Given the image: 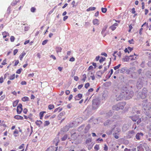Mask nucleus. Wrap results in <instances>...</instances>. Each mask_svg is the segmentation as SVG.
I'll list each match as a JSON object with an SVG mask.
<instances>
[{
	"label": "nucleus",
	"mask_w": 151,
	"mask_h": 151,
	"mask_svg": "<svg viewBox=\"0 0 151 151\" xmlns=\"http://www.w3.org/2000/svg\"><path fill=\"white\" fill-rule=\"evenodd\" d=\"M122 93H124V98L126 99L131 98L134 95L133 91L128 90L126 87L123 86L122 88Z\"/></svg>",
	"instance_id": "1"
},
{
	"label": "nucleus",
	"mask_w": 151,
	"mask_h": 151,
	"mask_svg": "<svg viewBox=\"0 0 151 151\" xmlns=\"http://www.w3.org/2000/svg\"><path fill=\"white\" fill-rule=\"evenodd\" d=\"M115 90L118 93H116V99L117 101L121 100L123 98H124V93H122V88H118Z\"/></svg>",
	"instance_id": "2"
},
{
	"label": "nucleus",
	"mask_w": 151,
	"mask_h": 151,
	"mask_svg": "<svg viewBox=\"0 0 151 151\" xmlns=\"http://www.w3.org/2000/svg\"><path fill=\"white\" fill-rule=\"evenodd\" d=\"M100 101L98 99H94L93 101L92 106L93 109L98 108L100 105Z\"/></svg>",
	"instance_id": "3"
},
{
	"label": "nucleus",
	"mask_w": 151,
	"mask_h": 151,
	"mask_svg": "<svg viewBox=\"0 0 151 151\" xmlns=\"http://www.w3.org/2000/svg\"><path fill=\"white\" fill-rule=\"evenodd\" d=\"M118 118L116 116H114L111 120H108L104 123L105 126L109 125L112 124L114 122H115L116 118Z\"/></svg>",
	"instance_id": "4"
},
{
	"label": "nucleus",
	"mask_w": 151,
	"mask_h": 151,
	"mask_svg": "<svg viewBox=\"0 0 151 151\" xmlns=\"http://www.w3.org/2000/svg\"><path fill=\"white\" fill-rule=\"evenodd\" d=\"M135 132L134 130H130L128 131L126 134V138L130 139L133 137L135 134Z\"/></svg>",
	"instance_id": "5"
},
{
	"label": "nucleus",
	"mask_w": 151,
	"mask_h": 151,
	"mask_svg": "<svg viewBox=\"0 0 151 151\" xmlns=\"http://www.w3.org/2000/svg\"><path fill=\"white\" fill-rule=\"evenodd\" d=\"M22 105L21 104H19L17 106V113L18 114H20L22 111Z\"/></svg>",
	"instance_id": "6"
},
{
	"label": "nucleus",
	"mask_w": 151,
	"mask_h": 151,
	"mask_svg": "<svg viewBox=\"0 0 151 151\" xmlns=\"http://www.w3.org/2000/svg\"><path fill=\"white\" fill-rule=\"evenodd\" d=\"M126 104V103L125 102H121L117 104H119V105H118V107L119 108V110L123 109Z\"/></svg>",
	"instance_id": "7"
},
{
	"label": "nucleus",
	"mask_w": 151,
	"mask_h": 151,
	"mask_svg": "<svg viewBox=\"0 0 151 151\" xmlns=\"http://www.w3.org/2000/svg\"><path fill=\"white\" fill-rule=\"evenodd\" d=\"M136 86L138 89H140L142 86V82L141 81H140L139 79L137 82Z\"/></svg>",
	"instance_id": "8"
},
{
	"label": "nucleus",
	"mask_w": 151,
	"mask_h": 151,
	"mask_svg": "<svg viewBox=\"0 0 151 151\" xmlns=\"http://www.w3.org/2000/svg\"><path fill=\"white\" fill-rule=\"evenodd\" d=\"M143 135V134L142 132H139L137 133L135 137L136 139L138 140H139L140 139L141 137Z\"/></svg>",
	"instance_id": "9"
},
{
	"label": "nucleus",
	"mask_w": 151,
	"mask_h": 151,
	"mask_svg": "<svg viewBox=\"0 0 151 151\" xmlns=\"http://www.w3.org/2000/svg\"><path fill=\"white\" fill-rule=\"evenodd\" d=\"M131 118L133 121L136 122L139 118V116L135 115L134 116L131 117Z\"/></svg>",
	"instance_id": "10"
},
{
	"label": "nucleus",
	"mask_w": 151,
	"mask_h": 151,
	"mask_svg": "<svg viewBox=\"0 0 151 151\" xmlns=\"http://www.w3.org/2000/svg\"><path fill=\"white\" fill-rule=\"evenodd\" d=\"M82 97V95L81 94H79L76 96L75 97V100H78L80 99Z\"/></svg>",
	"instance_id": "11"
},
{
	"label": "nucleus",
	"mask_w": 151,
	"mask_h": 151,
	"mask_svg": "<svg viewBox=\"0 0 151 151\" xmlns=\"http://www.w3.org/2000/svg\"><path fill=\"white\" fill-rule=\"evenodd\" d=\"M83 118L81 117H79L76 119L75 121L76 122H77L78 124L81 123L83 121Z\"/></svg>",
	"instance_id": "12"
},
{
	"label": "nucleus",
	"mask_w": 151,
	"mask_h": 151,
	"mask_svg": "<svg viewBox=\"0 0 151 151\" xmlns=\"http://www.w3.org/2000/svg\"><path fill=\"white\" fill-rule=\"evenodd\" d=\"M14 118L18 120H23V117L20 115H16L14 116Z\"/></svg>",
	"instance_id": "13"
},
{
	"label": "nucleus",
	"mask_w": 151,
	"mask_h": 151,
	"mask_svg": "<svg viewBox=\"0 0 151 151\" xmlns=\"http://www.w3.org/2000/svg\"><path fill=\"white\" fill-rule=\"evenodd\" d=\"M94 75L92 71H90L88 73L87 76L88 77V79H90V77Z\"/></svg>",
	"instance_id": "14"
},
{
	"label": "nucleus",
	"mask_w": 151,
	"mask_h": 151,
	"mask_svg": "<svg viewBox=\"0 0 151 151\" xmlns=\"http://www.w3.org/2000/svg\"><path fill=\"white\" fill-rule=\"evenodd\" d=\"M62 48L60 47H57L55 48L57 54L59 52H61Z\"/></svg>",
	"instance_id": "15"
},
{
	"label": "nucleus",
	"mask_w": 151,
	"mask_h": 151,
	"mask_svg": "<svg viewBox=\"0 0 151 151\" xmlns=\"http://www.w3.org/2000/svg\"><path fill=\"white\" fill-rule=\"evenodd\" d=\"M129 60V56H125L122 59V60L124 62H128Z\"/></svg>",
	"instance_id": "16"
},
{
	"label": "nucleus",
	"mask_w": 151,
	"mask_h": 151,
	"mask_svg": "<svg viewBox=\"0 0 151 151\" xmlns=\"http://www.w3.org/2000/svg\"><path fill=\"white\" fill-rule=\"evenodd\" d=\"M26 55V53L24 52H23L19 56V58L20 60H22L24 57V56Z\"/></svg>",
	"instance_id": "17"
},
{
	"label": "nucleus",
	"mask_w": 151,
	"mask_h": 151,
	"mask_svg": "<svg viewBox=\"0 0 151 151\" xmlns=\"http://www.w3.org/2000/svg\"><path fill=\"white\" fill-rule=\"evenodd\" d=\"M119 104H116L115 105H114L112 107V109L113 110H119V108L118 107V105H119Z\"/></svg>",
	"instance_id": "18"
},
{
	"label": "nucleus",
	"mask_w": 151,
	"mask_h": 151,
	"mask_svg": "<svg viewBox=\"0 0 151 151\" xmlns=\"http://www.w3.org/2000/svg\"><path fill=\"white\" fill-rule=\"evenodd\" d=\"M96 9V8L94 7H91L86 9V11L89 12L91 11H93Z\"/></svg>",
	"instance_id": "19"
},
{
	"label": "nucleus",
	"mask_w": 151,
	"mask_h": 151,
	"mask_svg": "<svg viewBox=\"0 0 151 151\" xmlns=\"http://www.w3.org/2000/svg\"><path fill=\"white\" fill-rule=\"evenodd\" d=\"M99 20L97 19H95L93 20V22L94 25L99 24Z\"/></svg>",
	"instance_id": "20"
},
{
	"label": "nucleus",
	"mask_w": 151,
	"mask_h": 151,
	"mask_svg": "<svg viewBox=\"0 0 151 151\" xmlns=\"http://www.w3.org/2000/svg\"><path fill=\"white\" fill-rule=\"evenodd\" d=\"M127 68L124 67L122 68L120 70V73H124L125 71L127 70Z\"/></svg>",
	"instance_id": "21"
},
{
	"label": "nucleus",
	"mask_w": 151,
	"mask_h": 151,
	"mask_svg": "<svg viewBox=\"0 0 151 151\" xmlns=\"http://www.w3.org/2000/svg\"><path fill=\"white\" fill-rule=\"evenodd\" d=\"M2 35H3L4 38H5L7 36L9 35V34L6 32H4L2 33Z\"/></svg>",
	"instance_id": "22"
},
{
	"label": "nucleus",
	"mask_w": 151,
	"mask_h": 151,
	"mask_svg": "<svg viewBox=\"0 0 151 151\" xmlns=\"http://www.w3.org/2000/svg\"><path fill=\"white\" fill-rule=\"evenodd\" d=\"M22 100L23 101H28L29 100V98L25 96L22 98Z\"/></svg>",
	"instance_id": "23"
},
{
	"label": "nucleus",
	"mask_w": 151,
	"mask_h": 151,
	"mask_svg": "<svg viewBox=\"0 0 151 151\" xmlns=\"http://www.w3.org/2000/svg\"><path fill=\"white\" fill-rule=\"evenodd\" d=\"M35 123L37 125L40 127V125L42 123V122L41 120H37Z\"/></svg>",
	"instance_id": "24"
},
{
	"label": "nucleus",
	"mask_w": 151,
	"mask_h": 151,
	"mask_svg": "<svg viewBox=\"0 0 151 151\" xmlns=\"http://www.w3.org/2000/svg\"><path fill=\"white\" fill-rule=\"evenodd\" d=\"M113 112L111 111H110L108 113L106 114V116L108 117H110L113 114Z\"/></svg>",
	"instance_id": "25"
},
{
	"label": "nucleus",
	"mask_w": 151,
	"mask_h": 151,
	"mask_svg": "<svg viewBox=\"0 0 151 151\" xmlns=\"http://www.w3.org/2000/svg\"><path fill=\"white\" fill-rule=\"evenodd\" d=\"M107 27V26L106 25V26H104V27L103 28L101 32V34L102 35H103V34L104 33V32H105V31L106 30Z\"/></svg>",
	"instance_id": "26"
},
{
	"label": "nucleus",
	"mask_w": 151,
	"mask_h": 151,
	"mask_svg": "<svg viewBox=\"0 0 151 151\" xmlns=\"http://www.w3.org/2000/svg\"><path fill=\"white\" fill-rule=\"evenodd\" d=\"M128 128L126 125H123L122 127L123 131H126L128 129Z\"/></svg>",
	"instance_id": "27"
},
{
	"label": "nucleus",
	"mask_w": 151,
	"mask_h": 151,
	"mask_svg": "<svg viewBox=\"0 0 151 151\" xmlns=\"http://www.w3.org/2000/svg\"><path fill=\"white\" fill-rule=\"evenodd\" d=\"M19 102L18 100H17L14 101L13 103V107H15L16 106Z\"/></svg>",
	"instance_id": "28"
},
{
	"label": "nucleus",
	"mask_w": 151,
	"mask_h": 151,
	"mask_svg": "<svg viewBox=\"0 0 151 151\" xmlns=\"http://www.w3.org/2000/svg\"><path fill=\"white\" fill-rule=\"evenodd\" d=\"M62 110V108H60V107H59L55 109L54 112H57V111H58V112H60Z\"/></svg>",
	"instance_id": "29"
},
{
	"label": "nucleus",
	"mask_w": 151,
	"mask_h": 151,
	"mask_svg": "<svg viewBox=\"0 0 151 151\" xmlns=\"http://www.w3.org/2000/svg\"><path fill=\"white\" fill-rule=\"evenodd\" d=\"M146 75L147 77L151 78V72L150 71H148L147 72Z\"/></svg>",
	"instance_id": "30"
},
{
	"label": "nucleus",
	"mask_w": 151,
	"mask_h": 151,
	"mask_svg": "<svg viewBox=\"0 0 151 151\" xmlns=\"http://www.w3.org/2000/svg\"><path fill=\"white\" fill-rule=\"evenodd\" d=\"M67 136L66 134H65L61 138V139L62 141H64L65 140L67 139Z\"/></svg>",
	"instance_id": "31"
},
{
	"label": "nucleus",
	"mask_w": 151,
	"mask_h": 151,
	"mask_svg": "<svg viewBox=\"0 0 151 151\" xmlns=\"http://www.w3.org/2000/svg\"><path fill=\"white\" fill-rule=\"evenodd\" d=\"M101 58L99 60V62L101 63H102L103 62L105 61L106 59V58H103V57H101Z\"/></svg>",
	"instance_id": "32"
},
{
	"label": "nucleus",
	"mask_w": 151,
	"mask_h": 151,
	"mask_svg": "<svg viewBox=\"0 0 151 151\" xmlns=\"http://www.w3.org/2000/svg\"><path fill=\"white\" fill-rule=\"evenodd\" d=\"M54 108V106L53 105L50 104L48 106V109L50 110L53 109Z\"/></svg>",
	"instance_id": "33"
},
{
	"label": "nucleus",
	"mask_w": 151,
	"mask_h": 151,
	"mask_svg": "<svg viewBox=\"0 0 151 151\" xmlns=\"http://www.w3.org/2000/svg\"><path fill=\"white\" fill-rule=\"evenodd\" d=\"M132 68H130L129 69H127V70H126V73L127 74H129L131 71V69Z\"/></svg>",
	"instance_id": "34"
},
{
	"label": "nucleus",
	"mask_w": 151,
	"mask_h": 151,
	"mask_svg": "<svg viewBox=\"0 0 151 151\" xmlns=\"http://www.w3.org/2000/svg\"><path fill=\"white\" fill-rule=\"evenodd\" d=\"M83 78L82 80L84 82L86 80V75L85 74H83Z\"/></svg>",
	"instance_id": "35"
},
{
	"label": "nucleus",
	"mask_w": 151,
	"mask_h": 151,
	"mask_svg": "<svg viewBox=\"0 0 151 151\" xmlns=\"http://www.w3.org/2000/svg\"><path fill=\"white\" fill-rule=\"evenodd\" d=\"M101 10L103 13H105L107 11V9L106 8H102Z\"/></svg>",
	"instance_id": "36"
},
{
	"label": "nucleus",
	"mask_w": 151,
	"mask_h": 151,
	"mask_svg": "<svg viewBox=\"0 0 151 151\" xmlns=\"http://www.w3.org/2000/svg\"><path fill=\"white\" fill-rule=\"evenodd\" d=\"M15 78V74H13L11 76L9 79L10 80H13Z\"/></svg>",
	"instance_id": "37"
},
{
	"label": "nucleus",
	"mask_w": 151,
	"mask_h": 151,
	"mask_svg": "<svg viewBox=\"0 0 151 151\" xmlns=\"http://www.w3.org/2000/svg\"><path fill=\"white\" fill-rule=\"evenodd\" d=\"M121 65L120 64H119L117 66H115L114 67V70H116L118 69L121 66Z\"/></svg>",
	"instance_id": "38"
},
{
	"label": "nucleus",
	"mask_w": 151,
	"mask_h": 151,
	"mask_svg": "<svg viewBox=\"0 0 151 151\" xmlns=\"http://www.w3.org/2000/svg\"><path fill=\"white\" fill-rule=\"evenodd\" d=\"M36 10V9L35 7H32L31 8L30 10L31 12L34 13L35 12Z\"/></svg>",
	"instance_id": "39"
},
{
	"label": "nucleus",
	"mask_w": 151,
	"mask_h": 151,
	"mask_svg": "<svg viewBox=\"0 0 151 151\" xmlns=\"http://www.w3.org/2000/svg\"><path fill=\"white\" fill-rule=\"evenodd\" d=\"M99 146L98 145H96L94 147V149L97 151L99 150Z\"/></svg>",
	"instance_id": "40"
},
{
	"label": "nucleus",
	"mask_w": 151,
	"mask_h": 151,
	"mask_svg": "<svg viewBox=\"0 0 151 151\" xmlns=\"http://www.w3.org/2000/svg\"><path fill=\"white\" fill-rule=\"evenodd\" d=\"M90 127L89 126H87L85 128V129L86 130L85 132L86 133L89 129Z\"/></svg>",
	"instance_id": "41"
},
{
	"label": "nucleus",
	"mask_w": 151,
	"mask_h": 151,
	"mask_svg": "<svg viewBox=\"0 0 151 151\" xmlns=\"http://www.w3.org/2000/svg\"><path fill=\"white\" fill-rule=\"evenodd\" d=\"M48 41V40H46L43 41L42 43V45H45L47 43Z\"/></svg>",
	"instance_id": "42"
},
{
	"label": "nucleus",
	"mask_w": 151,
	"mask_h": 151,
	"mask_svg": "<svg viewBox=\"0 0 151 151\" xmlns=\"http://www.w3.org/2000/svg\"><path fill=\"white\" fill-rule=\"evenodd\" d=\"M50 124V122L48 121H45V122L44 126H45L48 125Z\"/></svg>",
	"instance_id": "43"
},
{
	"label": "nucleus",
	"mask_w": 151,
	"mask_h": 151,
	"mask_svg": "<svg viewBox=\"0 0 151 151\" xmlns=\"http://www.w3.org/2000/svg\"><path fill=\"white\" fill-rule=\"evenodd\" d=\"M107 69V68H106V67H105L104 68V70L103 72L100 71L99 72H98V73H103L104 72H105L106 70Z\"/></svg>",
	"instance_id": "44"
},
{
	"label": "nucleus",
	"mask_w": 151,
	"mask_h": 151,
	"mask_svg": "<svg viewBox=\"0 0 151 151\" xmlns=\"http://www.w3.org/2000/svg\"><path fill=\"white\" fill-rule=\"evenodd\" d=\"M134 42V40L133 39H132L131 40H129L128 41L129 42L130 44H134V42Z\"/></svg>",
	"instance_id": "45"
},
{
	"label": "nucleus",
	"mask_w": 151,
	"mask_h": 151,
	"mask_svg": "<svg viewBox=\"0 0 151 151\" xmlns=\"http://www.w3.org/2000/svg\"><path fill=\"white\" fill-rule=\"evenodd\" d=\"M108 147L106 145H104V150L105 151H107L108 150Z\"/></svg>",
	"instance_id": "46"
},
{
	"label": "nucleus",
	"mask_w": 151,
	"mask_h": 151,
	"mask_svg": "<svg viewBox=\"0 0 151 151\" xmlns=\"http://www.w3.org/2000/svg\"><path fill=\"white\" fill-rule=\"evenodd\" d=\"M110 28L111 29L112 31L114 30L116 28V27H115L113 25L110 27Z\"/></svg>",
	"instance_id": "47"
},
{
	"label": "nucleus",
	"mask_w": 151,
	"mask_h": 151,
	"mask_svg": "<svg viewBox=\"0 0 151 151\" xmlns=\"http://www.w3.org/2000/svg\"><path fill=\"white\" fill-rule=\"evenodd\" d=\"M46 113V112L45 111L41 112L40 113V116H41V117H43V115H44V113Z\"/></svg>",
	"instance_id": "48"
},
{
	"label": "nucleus",
	"mask_w": 151,
	"mask_h": 151,
	"mask_svg": "<svg viewBox=\"0 0 151 151\" xmlns=\"http://www.w3.org/2000/svg\"><path fill=\"white\" fill-rule=\"evenodd\" d=\"M15 40V38L13 36H11L10 37V40L12 42H13Z\"/></svg>",
	"instance_id": "49"
},
{
	"label": "nucleus",
	"mask_w": 151,
	"mask_h": 151,
	"mask_svg": "<svg viewBox=\"0 0 151 151\" xmlns=\"http://www.w3.org/2000/svg\"><path fill=\"white\" fill-rule=\"evenodd\" d=\"M91 141V140L90 139H86V144L89 143H90Z\"/></svg>",
	"instance_id": "50"
},
{
	"label": "nucleus",
	"mask_w": 151,
	"mask_h": 151,
	"mask_svg": "<svg viewBox=\"0 0 151 151\" xmlns=\"http://www.w3.org/2000/svg\"><path fill=\"white\" fill-rule=\"evenodd\" d=\"M89 86H90V84H89V83H87L85 84V87L86 88H88V87Z\"/></svg>",
	"instance_id": "51"
},
{
	"label": "nucleus",
	"mask_w": 151,
	"mask_h": 151,
	"mask_svg": "<svg viewBox=\"0 0 151 151\" xmlns=\"http://www.w3.org/2000/svg\"><path fill=\"white\" fill-rule=\"evenodd\" d=\"M22 70V68H20V69H19L18 70L17 72H16V73H18V74H20L21 72V71Z\"/></svg>",
	"instance_id": "52"
},
{
	"label": "nucleus",
	"mask_w": 151,
	"mask_h": 151,
	"mask_svg": "<svg viewBox=\"0 0 151 151\" xmlns=\"http://www.w3.org/2000/svg\"><path fill=\"white\" fill-rule=\"evenodd\" d=\"M17 2L16 1H14L12 2L11 4V5L12 6H14L17 4Z\"/></svg>",
	"instance_id": "53"
},
{
	"label": "nucleus",
	"mask_w": 151,
	"mask_h": 151,
	"mask_svg": "<svg viewBox=\"0 0 151 151\" xmlns=\"http://www.w3.org/2000/svg\"><path fill=\"white\" fill-rule=\"evenodd\" d=\"M24 146V144H22L21 145H20L19 147V149H23Z\"/></svg>",
	"instance_id": "54"
},
{
	"label": "nucleus",
	"mask_w": 151,
	"mask_h": 151,
	"mask_svg": "<svg viewBox=\"0 0 151 151\" xmlns=\"http://www.w3.org/2000/svg\"><path fill=\"white\" fill-rule=\"evenodd\" d=\"M6 59H4L2 62L1 64L2 65H5L6 64Z\"/></svg>",
	"instance_id": "55"
},
{
	"label": "nucleus",
	"mask_w": 151,
	"mask_h": 151,
	"mask_svg": "<svg viewBox=\"0 0 151 151\" xmlns=\"http://www.w3.org/2000/svg\"><path fill=\"white\" fill-rule=\"evenodd\" d=\"M75 60V59L73 57H72L71 58H70L69 61L71 62H73Z\"/></svg>",
	"instance_id": "56"
},
{
	"label": "nucleus",
	"mask_w": 151,
	"mask_h": 151,
	"mask_svg": "<svg viewBox=\"0 0 151 151\" xmlns=\"http://www.w3.org/2000/svg\"><path fill=\"white\" fill-rule=\"evenodd\" d=\"M50 57L52 58L54 60H55L56 59V58L55 56L53 55H52L50 56Z\"/></svg>",
	"instance_id": "57"
},
{
	"label": "nucleus",
	"mask_w": 151,
	"mask_h": 151,
	"mask_svg": "<svg viewBox=\"0 0 151 151\" xmlns=\"http://www.w3.org/2000/svg\"><path fill=\"white\" fill-rule=\"evenodd\" d=\"M21 84L22 85H25L27 84V82L25 81H23L21 82Z\"/></svg>",
	"instance_id": "58"
},
{
	"label": "nucleus",
	"mask_w": 151,
	"mask_h": 151,
	"mask_svg": "<svg viewBox=\"0 0 151 151\" xmlns=\"http://www.w3.org/2000/svg\"><path fill=\"white\" fill-rule=\"evenodd\" d=\"M74 79L76 81H77L78 80V78L77 76H75L74 77Z\"/></svg>",
	"instance_id": "59"
},
{
	"label": "nucleus",
	"mask_w": 151,
	"mask_h": 151,
	"mask_svg": "<svg viewBox=\"0 0 151 151\" xmlns=\"http://www.w3.org/2000/svg\"><path fill=\"white\" fill-rule=\"evenodd\" d=\"M138 121L137 122V124H139L141 122V118H139L138 119Z\"/></svg>",
	"instance_id": "60"
},
{
	"label": "nucleus",
	"mask_w": 151,
	"mask_h": 151,
	"mask_svg": "<svg viewBox=\"0 0 151 151\" xmlns=\"http://www.w3.org/2000/svg\"><path fill=\"white\" fill-rule=\"evenodd\" d=\"M150 59L151 60V57ZM147 65L148 66L151 67V60L148 62L147 63Z\"/></svg>",
	"instance_id": "61"
},
{
	"label": "nucleus",
	"mask_w": 151,
	"mask_h": 151,
	"mask_svg": "<svg viewBox=\"0 0 151 151\" xmlns=\"http://www.w3.org/2000/svg\"><path fill=\"white\" fill-rule=\"evenodd\" d=\"M3 77H1L0 78V83H2L3 82Z\"/></svg>",
	"instance_id": "62"
},
{
	"label": "nucleus",
	"mask_w": 151,
	"mask_h": 151,
	"mask_svg": "<svg viewBox=\"0 0 151 151\" xmlns=\"http://www.w3.org/2000/svg\"><path fill=\"white\" fill-rule=\"evenodd\" d=\"M83 85L82 84L79 85L78 86V88L79 89H80L83 87Z\"/></svg>",
	"instance_id": "63"
},
{
	"label": "nucleus",
	"mask_w": 151,
	"mask_h": 151,
	"mask_svg": "<svg viewBox=\"0 0 151 151\" xmlns=\"http://www.w3.org/2000/svg\"><path fill=\"white\" fill-rule=\"evenodd\" d=\"M27 109L25 108L24 109L23 112L24 113L26 114H27Z\"/></svg>",
	"instance_id": "64"
}]
</instances>
